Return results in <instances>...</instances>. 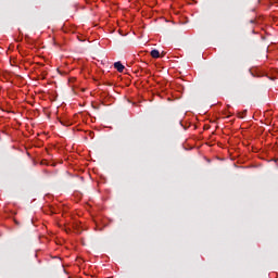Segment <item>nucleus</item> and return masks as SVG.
<instances>
[{"label": "nucleus", "instance_id": "nucleus-1", "mask_svg": "<svg viewBox=\"0 0 278 278\" xmlns=\"http://www.w3.org/2000/svg\"><path fill=\"white\" fill-rule=\"evenodd\" d=\"M114 68H116V71H118V73H123V71H125V65L122 64L121 62H115Z\"/></svg>", "mask_w": 278, "mask_h": 278}, {"label": "nucleus", "instance_id": "nucleus-2", "mask_svg": "<svg viewBox=\"0 0 278 278\" xmlns=\"http://www.w3.org/2000/svg\"><path fill=\"white\" fill-rule=\"evenodd\" d=\"M151 56L155 58V59L160 58V51L159 50H152L151 51Z\"/></svg>", "mask_w": 278, "mask_h": 278}, {"label": "nucleus", "instance_id": "nucleus-3", "mask_svg": "<svg viewBox=\"0 0 278 278\" xmlns=\"http://www.w3.org/2000/svg\"><path fill=\"white\" fill-rule=\"evenodd\" d=\"M15 225H18V220L14 219Z\"/></svg>", "mask_w": 278, "mask_h": 278}]
</instances>
